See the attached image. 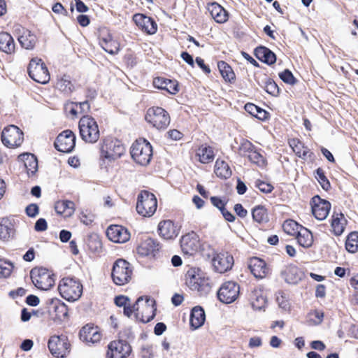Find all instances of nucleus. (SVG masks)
<instances>
[{"label":"nucleus","mask_w":358,"mask_h":358,"mask_svg":"<svg viewBox=\"0 0 358 358\" xmlns=\"http://www.w3.org/2000/svg\"><path fill=\"white\" fill-rule=\"evenodd\" d=\"M57 290L59 295L69 302L80 299L83 292V285L80 279L74 276H66L59 281Z\"/></svg>","instance_id":"1"},{"label":"nucleus","mask_w":358,"mask_h":358,"mask_svg":"<svg viewBox=\"0 0 358 358\" xmlns=\"http://www.w3.org/2000/svg\"><path fill=\"white\" fill-rule=\"evenodd\" d=\"M185 282L187 287L196 291L200 295H205L211 289V280L199 268H190L185 275Z\"/></svg>","instance_id":"2"},{"label":"nucleus","mask_w":358,"mask_h":358,"mask_svg":"<svg viewBox=\"0 0 358 358\" xmlns=\"http://www.w3.org/2000/svg\"><path fill=\"white\" fill-rule=\"evenodd\" d=\"M111 279L117 286H124L130 283L134 277V268L126 259H116L111 269Z\"/></svg>","instance_id":"3"},{"label":"nucleus","mask_w":358,"mask_h":358,"mask_svg":"<svg viewBox=\"0 0 358 358\" xmlns=\"http://www.w3.org/2000/svg\"><path fill=\"white\" fill-rule=\"evenodd\" d=\"M125 153V147L117 138H106L100 150V159L103 164L111 163L120 159Z\"/></svg>","instance_id":"4"},{"label":"nucleus","mask_w":358,"mask_h":358,"mask_svg":"<svg viewBox=\"0 0 358 358\" xmlns=\"http://www.w3.org/2000/svg\"><path fill=\"white\" fill-rule=\"evenodd\" d=\"M34 285L40 290H49L55 284L56 275L52 270L43 266L34 267L30 271Z\"/></svg>","instance_id":"5"},{"label":"nucleus","mask_w":358,"mask_h":358,"mask_svg":"<svg viewBox=\"0 0 358 358\" xmlns=\"http://www.w3.org/2000/svg\"><path fill=\"white\" fill-rule=\"evenodd\" d=\"M79 134L81 139L87 143H95L100 137L98 124L92 116L83 115L78 122Z\"/></svg>","instance_id":"6"},{"label":"nucleus","mask_w":358,"mask_h":358,"mask_svg":"<svg viewBox=\"0 0 358 358\" xmlns=\"http://www.w3.org/2000/svg\"><path fill=\"white\" fill-rule=\"evenodd\" d=\"M145 120L152 127L157 130H165L171 122L169 113L159 106H152L148 108Z\"/></svg>","instance_id":"7"},{"label":"nucleus","mask_w":358,"mask_h":358,"mask_svg":"<svg viewBox=\"0 0 358 358\" xmlns=\"http://www.w3.org/2000/svg\"><path fill=\"white\" fill-rule=\"evenodd\" d=\"M157 208V199L156 196L148 191L142 190L138 194L136 209L137 213L144 217H150Z\"/></svg>","instance_id":"8"},{"label":"nucleus","mask_w":358,"mask_h":358,"mask_svg":"<svg viewBox=\"0 0 358 358\" xmlns=\"http://www.w3.org/2000/svg\"><path fill=\"white\" fill-rule=\"evenodd\" d=\"M131 155L133 159L142 166L148 165L152 157V147L145 138L136 140L131 147Z\"/></svg>","instance_id":"9"},{"label":"nucleus","mask_w":358,"mask_h":358,"mask_svg":"<svg viewBox=\"0 0 358 358\" xmlns=\"http://www.w3.org/2000/svg\"><path fill=\"white\" fill-rule=\"evenodd\" d=\"M27 71L29 76L36 83L46 84L50 79L48 67L39 58H32L30 60Z\"/></svg>","instance_id":"10"},{"label":"nucleus","mask_w":358,"mask_h":358,"mask_svg":"<svg viewBox=\"0 0 358 358\" xmlns=\"http://www.w3.org/2000/svg\"><path fill=\"white\" fill-rule=\"evenodd\" d=\"M240 285L234 280L224 282L217 292L218 300L225 304L236 301L240 296Z\"/></svg>","instance_id":"11"},{"label":"nucleus","mask_w":358,"mask_h":358,"mask_svg":"<svg viewBox=\"0 0 358 358\" xmlns=\"http://www.w3.org/2000/svg\"><path fill=\"white\" fill-rule=\"evenodd\" d=\"M3 144L9 148H17L24 141V133L17 126L10 124L3 129L1 135Z\"/></svg>","instance_id":"12"},{"label":"nucleus","mask_w":358,"mask_h":358,"mask_svg":"<svg viewBox=\"0 0 358 358\" xmlns=\"http://www.w3.org/2000/svg\"><path fill=\"white\" fill-rule=\"evenodd\" d=\"M70 343L66 336H52L48 343L51 354L57 358H64L70 352Z\"/></svg>","instance_id":"13"},{"label":"nucleus","mask_w":358,"mask_h":358,"mask_svg":"<svg viewBox=\"0 0 358 358\" xmlns=\"http://www.w3.org/2000/svg\"><path fill=\"white\" fill-rule=\"evenodd\" d=\"M191 157L195 162L211 164L215 157V148L207 143L196 145L192 149Z\"/></svg>","instance_id":"14"},{"label":"nucleus","mask_w":358,"mask_h":358,"mask_svg":"<svg viewBox=\"0 0 358 358\" xmlns=\"http://www.w3.org/2000/svg\"><path fill=\"white\" fill-rule=\"evenodd\" d=\"M132 352V348L128 341L118 339L109 343L106 358H127Z\"/></svg>","instance_id":"15"},{"label":"nucleus","mask_w":358,"mask_h":358,"mask_svg":"<svg viewBox=\"0 0 358 358\" xmlns=\"http://www.w3.org/2000/svg\"><path fill=\"white\" fill-rule=\"evenodd\" d=\"M234 264L233 255L227 251L216 252L212 259V265L214 270L220 273H224L231 270Z\"/></svg>","instance_id":"16"},{"label":"nucleus","mask_w":358,"mask_h":358,"mask_svg":"<svg viewBox=\"0 0 358 358\" xmlns=\"http://www.w3.org/2000/svg\"><path fill=\"white\" fill-rule=\"evenodd\" d=\"M76 135L70 129L62 131L56 138L54 146L61 152H71L76 146Z\"/></svg>","instance_id":"17"},{"label":"nucleus","mask_w":358,"mask_h":358,"mask_svg":"<svg viewBox=\"0 0 358 358\" xmlns=\"http://www.w3.org/2000/svg\"><path fill=\"white\" fill-rule=\"evenodd\" d=\"M313 216L318 220H324L328 216L331 204L327 200L322 199L320 196H314L310 202Z\"/></svg>","instance_id":"18"},{"label":"nucleus","mask_w":358,"mask_h":358,"mask_svg":"<svg viewBox=\"0 0 358 358\" xmlns=\"http://www.w3.org/2000/svg\"><path fill=\"white\" fill-rule=\"evenodd\" d=\"M200 246L199 237L193 231L183 235L180 238L181 250L185 255L190 256L195 255L199 250Z\"/></svg>","instance_id":"19"},{"label":"nucleus","mask_w":358,"mask_h":358,"mask_svg":"<svg viewBox=\"0 0 358 358\" xmlns=\"http://www.w3.org/2000/svg\"><path fill=\"white\" fill-rule=\"evenodd\" d=\"M181 227L171 220L159 222L157 231L161 238L164 240H174L180 234Z\"/></svg>","instance_id":"20"},{"label":"nucleus","mask_w":358,"mask_h":358,"mask_svg":"<svg viewBox=\"0 0 358 358\" xmlns=\"http://www.w3.org/2000/svg\"><path fill=\"white\" fill-rule=\"evenodd\" d=\"M248 267L257 279H263L271 275V268L262 259L257 257L250 258Z\"/></svg>","instance_id":"21"},{"label":"nucleus","mask_w":358,"mask_h":358,"mask_svg":"<svg viewBox=\"0 0 358 358\" xmlns=\"http://www.w3.org/2000/svg\"><path fill=\"white\" fill-rule=\"evenodd\" d=\"M132 20L138 29L146 34L152 35L157 31V24L151 17L143 13H136L133 15Z\"/></svg>","instance_id":"22"},{"label":"nucleus","mask_w":358,"mask_h":358,"mask_svg":"<svg viewBox=\"0 0 358 358\" xmlns=\"http://www.w3.org/2000/svg\"><path fill=\"white\" fill-rule=\"evenodd\" d=\"M106 236L110 241L117 243H124L130 239V232L125 227L111 224L106 229Z\"/></svg>","instance_id":"23"},{"label":"nucleus","mask_w":358,"mask_h":358,"mask_svg":"<svg viewBox=\"0 0 358 358\" xmlns=\"http://www.w3.org/2000/svg\"><path fill=\"white\" fill-rule=\"evenodd\" d=\"M79 337L87 345L95 344L100 342L102 334L97 326L87 324L80 330Z\"/></svg>","instance_id":"24"},{"label":"nucleus","mask_w":358,"mask_h":358,"mask_svg":"<svg viewBox=\"0 0 358 358\" xmlns=\"http://www.w3.org/2000/svg\"><path fill=\"white\" fill-rule=\"evenodd\" d=\"M288 145L294 153L303 160L313 159L315 157L310 149L297 138L289 139Z\"/></svg>","instance_id":"25"},{"label":"nucleus","mask_w":358,"mask_h":358,"mask_svg":"<svg viewBox=\"0 0 358 358\" xmlns=\"http://www.w3.org/2000/svg\"><path fill=\"white\" fill-rule=\"evenodd\" d=\"M329 221L331 233L335 236H341L344 233L348 223L344 214L334 210Z\"/></svg>","instance_id":"26"},{"label":"nucleus","mask_w":358,"mask_h":358,"mask_svg":"<svg viewBox=\"0 0 358 358\" xmlns=\"http://www.w3.org/2000/svg\"><path fill=\"white\" fill-rule=\"evenodd\" d=\"M155 308L153 306H151L148 301L144 302L141 305L140 303L135 306L134 314L136 320H139L143 323H148L150 322L155 317Z\"/></svg>","instance_id":"27"},{"label":"nucleus","mask_w":358,"mask_h":358,"mask_svg":"<svg viewBox=\"0 0 358 358\" xmlns=\"http://www.w3.org/2000/svg\"><path fill=\"white\" fill-rule=\"evenodd\" d=\"M206 9L210 17L218 24H224L228 21L229 12L217 2L208 3Z\"/></svg>","instance_id":"28"},{"label":"nucleus","mask_w":358,"mask_h":358,"mask_svg":"<svg viewBox=\"0 0 358 358\" xmlns=\"http://www.w3.org/2000/svg\"><path fill=\"white\" fill-rule=\"evenodd\" d=\"M280 275L286 282L295 285L301 280L302 273L297 266L289 264L281 271Z\"/></svg>","instance_id":"29"},{"label":"nucleus","mask_w":358,"mask_h":358,"mask_svg":"<svg viewBox=\"0 0 358 358\" xmlns=\"http://www.w3.org/2000/svg\"><path fill=\"white\" fill-rule=\"evenodd\" d=\"M155 88L165 90L170 94L175 95L179 90L178 82L176 80H171L164 77L155 78L152 82Z\"/></svg>","instance_id":"30"},{"label":"nucleus","mask_w":358,"mask_h":358,"mask_svg":"<svg viewBox=\"0 0 358 358\" xmlns=\"http://www.w3.org/2000/svg\"><path fill=\"white\" fill-rule=\"evenodd\" d=\"M143 301V297L140 296L137 299L134 303H131V300L128 296L119 295L115 296L114 302L118 307L123 308L124 315L127 317H131L134 313L135 306Z\"/></svg>","instance_id":"31"},{"label":"nucleus","mask_w":358,"mask_h":358,"mask_svg":"<svg viewBox=\"0 0 358 358\" xmlns=\"http://www.w3.org/2000/svg\"><path fill=\"white\" fill-rule=\"evenodd\" d=\"M15 234L14 220L7 217L0 218V239L7 241L13 238Z\"/></svg>","instance_id":"32"},{"label":"nucleus","mask_w":358,"mask_h":358,"mask_svg":"<svg viewBox=\"0 0 358 358\" xmlns=\"http://www.w3.org/2000/svg\"><path fill=\"white\" fill-rule=\"evenodd\" d=\"M16 44L14 38L7 31H0V51L7 55L14 54Z\"/></svg>","instance_id":"33"},{"label":"nucleus","mask_w":358,"mask_h":358,"mask_svg":"<svg viewBox=\"0 0 358 358\" xmlns=\"http://www.w3.org/2000/svg\"><path fill=\"white\" fill-rule=\"evenodd\" d=\"M255 56L261 62L272 65L276 62V55L269 48L265 46H258L254 50Z\"/></svg>","instance_id":"34"},{"label":"nucleus","mask_w":358,"mask_h":358,"mask_svg":"<svg viewBox=\"0 0 358 358\" xmlns=\"http://www.w3.org/2000/svg\"><path fill=\"white\" fill-rule=\"evenodd\" d=\"M55 210L62 217H69L74 213L75 203L69 200H60L55 203Z\"/></svg>","instance_id":"35"},{"label":"nucleus","mask_w":358,"mask_h":358,"mask_svg":"<svg viewBox=\"0 0 358 358\" xmlns=\"http://www.w3.org/2000/svg\"><path fill=\"white\" fill-rule=\"evenodd\" d=\"M158 244L152 238H146L141 241L136 248L137 253L142 256L145 257L152 254L157 250Z\"/></svg>","instance_id":"36"},{"label":"nucleus","mask_w":358,"mask_h":358,"mask_svg":"<svg viewBox=\"0 0 358 358\" xmlns=\"http://www.w3.org/2000/svg\"><path fill=\"white\" fill-rule=\"evenodd\" d=\"M56 88L62 92L70 95L74 90L75 86L71 76L63 74L57 78Z\"/></svg>","instance_id":"37"},{"label":"nucleus","mask_w":358,"mask_h":358,"mask_svg":"<svg viewBox=\"0 0 358 358\" xmlns=\"http://www.w3.org/2000/svg\"><path fill=\"white\" fill-rule=\"evenodd\" d=\"M22 48L27 50H32L37 42V38L35 34L29 29H23L22 34L17 38Z\"/></svg>","instance_id":"38"},{"label":"nucleus","mask_w":358,"mask_h":358,"mask_svg":"<svg viewBox=\"0 0 358 358\" xmlns=\"http://www.w3.org/2000/svg\"><path fill=\"white\" fill-rule=\"evenodd\" d=\"M214 172L217 177L222 180L229 178L232 175V171L229 164L223 159H217L214 166Z\"/></svg>","instance_id":"39"},{"label":"nucleus","mask_w":358,"mask_h":358,"mask_svg":"<svg viewBox=\"0 0 358 358\" xmlns=\"http://www.w3.org/2000/svg\"><path fill=\"white\" fill-rule=\"evenodd\" d=\"M205 320V312L201 306H196L192 308L189 318V323L194 329H196L201 327L203 324Z\"/></svg>","instance_id":"40"},{"label":"nucleus","mask_w":358,"mask_h":358,"mask_svg":"<svg viewBox=\"0 0 358 358\" xmlns=\"http://www.w3.org/2000/svg\"><path fill=\"white\" fill-rule=\"evenodd\" d=\"M295 237L299 245L304 248H310L314 242L312 232L303 226L301 228Z\"/></svg>","instance_id":"41"},{"label":"nucleus","mask_w":358,"mask_h":358,"mask_svg":"<svg viewBox=\"0 0 358 358\" xmlns=\"http://www.w3.org/2000/svg\"><path fill=\"white\" fill-rule=\"evenodd\" d=\"M217 67L222 78L226 83L230 84L235 83L236 74L228 63L224 61H220L217 62Z\"/></svg>","instance_id":"42"},{"label":"nucleus","mask_w":358,"mask_h":358,"mask_svg":"<svg viewBox=\"0 0 358 358\" xmlns=\"http://www.w3.org/2000/svg\"><path fill=\"white\" fill-rule=\"evenodd\" d=\"M244 108L249 114L259 120L266 121L270 118L271 115L268 111L252 103H247Z\"/></svg>","instance_id":"43"},{"label":"nucleus","mask_w":358,"mask_h":358,"mask_svg":"<svg viewBox=\"0 0 358 358\" xmlns=\"http://www.w3.org/2000/svg\"><path fill=\"white\" fill-rule=\"evenodd\" d=\"M51 305L52 312L57 319L62 320L68 317V306L62 300L58 299H52Z\"/></svg>","instance_id":"44"},{"label":"nucleus","mask_w":358,"mask_h":358,"mask_svg":"<svg viewBox=\"0 0 358 358\" xmlns=\"http://www.w3.org/2000/svg\"><path fill=\"white\" fill-rule=\"evenodd\" d=\"M252 217L253 220L259 224H266L269 221L268 209L262 205L256 206L252 208Z\"/></svg>","instance_id":"45"},{"label":"nucleus","mask_w":358,"mask_h":358,"mask_svg":"<svg viewBox=\"0 0 358 358\" xmlns=\"http://www.w3.org/2000/svg\"><path fill=\"white\" fill-rule=\"evenodd\" d=\"M24 166L29 176H33L38 170V160L32 154L22 155Z\"/></svg>","instance_id":"46"},{"label":"nucleus","mask_w":358,"mask_h":358,"mask_svg":"<svg viewBox=\"0 0 358 358\" xmlns=\"http://www.w3.org/2000/svg\"><path fill=\"white\" fill-rule=\"evenodd\" d=\"M345 250L352 254L358 252V231H353L348 234L345 241Z\"/></svg>","instance_id":"47"},{"label":"nucleus","mask_w":358,"mask_h":358,"mask_svg":"<svg viewBox=\"0 0 358 358\" xmlns=\"http://www.w3.org/2000/svg\"><path fill=\"white\" fill-rule=\"evenodd\" d=\"M303 226L294 220H287L282 224L283 231L288 235L296 236Z\"/></svg>","instance_id":"48"},{"label":"nucleus","mask_w":358,"mask_h":358,"mask_svg":"<svg viewBox=\"0 0 358 358\" xmlns=\"http://www.w3.org/2000/svg\"><path fill=\"white\" fill-rule=\"evenodd\" d=\"M260 151L261 150L257 148L256 147L255 150L252 152V153L250 155V156L248 157V159L251 163L263 168L266 166L267 162L266 158L262 155Z\"/></svg>","instance_id":"49"},{"label":"nucleus","mask_w":358,"mask_h":358,"mask_svg":"<svg viewBox=\"0 0 358 358\" xmlns=\"http://www.w3.org/2000/svg\"><path fill=\"white\" fill-rule=\"evenodd\" d=\"M256 146L250 141L243 139L238 148V153L240 156L248 157Z\"/></svg>","instance_id":"50"},{"label":"nucleus","mask_w":358,"mask_h":358,"mask_svg":"<svg viewBox=\"0 0 358 358\" xmlns=\"http://www.w3.org/2000/svg\"><path fill=\"white\" fill-rule=\"evenodd\" d=\"M99 45L106 52L110 55L117 54L120 49V43L117 41L113 39V38L110 41L102 43Z\"/></svg>","instance_id":"51"},{"label":"nucleus","mask_w":358,"mask_h":358,"mask_svg":"<svg viewBox=\"0 0 358 358\" xmlns=\"http://www.w3.org/2000/svg\"><path fill=\"white\" fill-rule=\"evenodd\" d=\"M316 176L315 178L317 180L318 182L320 184L322 188L328 191L331 189V184L327 176H325V172L323 169L319 167L315 171Z\"/></svg>","instance_id":"52"},{"label":"nucleus","mask_w":358,"mask_h":358,"mask_svg":"<svg viewBox=\"0 0 358 358\" xmlns=\"http://www.w3.org/2000/svg\"><path fill=\"white\" fill-rule=\"evenodd\" d=\"M309 321L313 325L320 324L324 319V313L321 310H312L308 313Z\"/></svg>","instance_id":"53"},{"label":"nucleus","mask_w":358,"mask_h":358,"mask_svg":"<svg viewBox=\"0 0 358 358\" xmlns=\"http://www.w3.org/2000/svg\"><path fill=\"white\" fill-rule=\"evenodd\" d=\"M13 269V265L9 262L0 259V278L9 277Z\"/></svg>","instance_id":"54"},{"label":"nucleus","mask_w":358,"mask_h":358,"mask_svg":"<svg viewBox=\"0 0 358 358\" xmlns=\"http://www.w3.org/2000/svg\"><path fill=\"white\" fill-rule=\"evenodd\" d=\"M264 90L273 96H278L280 94V88L276 83L271 78L267 79L265 82Z\"/></svg>","instance_id":"55"},{"label":"nucleus","mask_w":358,"mask_h":358,"mask_svg":"<svg viewBox=\"0 0 358 358\" xmlns=\"http://www.w3.org/2000/svg\"><path fill=\"white\" fill-rule=\"evenodd\" d=\"M64 110L67 115L71 117H77L79 114L78 103L73 101H67L64 106Z\"/></svg>","instance_id":"56"},{"label":"nucleus","mask_w":358,"mask_h":358,"mask_svg":"<svg viewBox=\"0 0 358 358\" xmlns=\"http://www.w3.org/2000/svg\"><path fill=\"white\" fill-rule=\"evenodd\" d=\"M250 303L255 310H261L266 303V299L262 295L253 294L250 297Z\"/></svg>","instance_id":"57"},{"label":"nucleus","mask_w":358,"mask_h":358,"mask_svg":"<svg viewBox=\"0 0 358 358\" xmlns=\"http://www.w3.org/2000/svg\"><path fill=\"white\" fill-rule=\"evenodd\" d=\"M210 200L212 205L220 211L224 209L228 203V199L226 197L221 198L220 196H213L210 198Z\"/></svg>","instance_id":"58"},{"label":"nucleus","mask_w":358,"mask_h":358,"mask_svg":"<svg viewBox=\"0 0 358 358\" xmlns=\"http://www.w3.org/2000/svg\"><path fill=\"white\" fill-rule=\"evenodd\" d=\"M279 77L287 84L294 85L296 83V79L289 69H285L283 71L280 72Z\"/></svg>","instance_id":"59"},{"label":"nucleus","mask_w":358,"mask_h":358,"mask_svg":"<svg viewBox=\"0 0 358 358\" xmlns=\"http://www.w3.org/2000/svg\"><path fill=\"white\" fill-rule=\"evenodd\" d=\"M255 187L258 188L260 192L265 194L271 193L274 189L273 185L262 180H257L255 181Z\"/></svg>","instance_id":"60"},{"label":"nucleus","mask_w":358,"mask_h":358,"mask_svg":"<svg viewBox=\"0 0 358 358\" xmlns=\"http://www.w3.org/2000/svg\"><path fill=\"white\" fill-rule=\"evenodd\" d=\"M85 100L93 101L98 95V90L94 86H87L84 90Z\"/></svg>","instance_id":"61"},{"label":"nucleus","mask_w":358,"mask_h":358,"mask_svg":"<svg viewBox=\"0 0 358 358\" xmlns=\"http://www.w3.org/2000/svg\"><path fill=\"white\" fill-rule=\"evenodd\" d=\"M79 218L81 222L85 225H90L94 221V216L87 210L82 211L80 213Z\"/></svg>","instance_id":"62"},{"label":"nucleus","mask_w":358,"mask_h":358,"mask_svg":"<svg viewBox=\"0 0 358 358\" xmlns=\"http://www.w3.org/2000/svg\"><path fill=\"white\" fill-rule=\"evenodd\" d=\"M99 43L101 44L104 42H107L113 38L109 30L106 28H103L99 30Z\"/></svg>","instance_id":"63"},{"label":"nucleus","mask_w":358,"mask_h":358,"mask_svg":"<svg viewBox=\"0 0 358 358\" xmlns=\"http://www.w3.org/2000/svg\"><path fill=\"white\" fill-rule=\"evenodd\" d=\"M25 211L29 217H34L38 214L39 208L37 204L31 203L27 206Z\"/></svg>","instance_id":"64"}]
</instances>
